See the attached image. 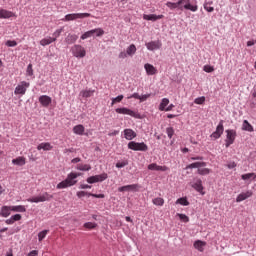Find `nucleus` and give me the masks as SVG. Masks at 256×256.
Returning a JSON list of instances; mask_svg holds the SVG:
<instances>
[{"instance_id":"nucleus-50","label":"nucleus","mask_w":256,"mask_h":256,"mask_svg":"<svg viewBox=\"0 0 256 256\" xmlns=\"http://www.w3.org/2000/svg\"><path fill=\"white\" fill-rule=\"evenodd\" d=\"M26 75L29 77H33V64H29L27 66Z\"/></svg>"},{"instance_id":"nucleus-46","label":"nucleus","mask_w":256,"mask_h":256,"mask_svg":"<svg viewBox=\"0 0 256 256\" xmlns=\"http://www.w3.org/2000/svg\"><path fill=\"white\" fill-rule=\"evenodd\" d=\"M177 216L179 217V219L181 221H183L184 223H189V216L185 215V214H177Z\"/></svg>"},{"instance_id":"nucleus-19","label":"nucleus","mask_w":256,"mask_h":256,"mask_svg":"<svg viewBox=\"0 0 256 256\" xmlns=\"http://www.w3.org/2000/svg\"><path fill=\"white\" fill-rule=\"evenodd\" d=\"M38 151H52L53 150V145L49 142H42L37 146Z\"/></svg>"},{"instance_id":"nucleus-10","label":"nucleus","mask_w":256,"mask_h":256,"mask_svg":"<svg viewBox=\"0 0 256 256\" xmlns=\"http://www.w3.org/2000/svg\"><path fill=\"white\" fill-rule=\"evenodd\" d=\"M108 175L107 173H102L100 175H95L87 178V183L93 184V183H101L107 179Z\"/></svg>"},{"instance_id":"nucleus-37","label":"nucleus","mask_w":256,"mask_h":256,"mask_svg":"<svg viewBox=\"0 0 256 256\" xmlns=\"http://www.w3.org/2000/svg\"><path fill=\"white\" fill-rule=\"evenodd\" d=\"M176 205H183L184 207H187L189 205V201L185 197H182L176 200Z\"/></svg>"},{"instance_id":"nucleus-48","label":"nucleus","mask_w":256,"mask_h":256,"mask_svg":"<svg viewBox=\"0 0 256 256\" xmlns=\"http://www.w3.org/2000/svg\"><path fill=\"white\" fill-rule=\"evenodd\" d=\"M127 165H129V162L127 160L116 163L117 169H123V167H127Z\"/></svg>"},{"instance_id":"nucleus-12","label":"nucleus","mask_w":256,"mask_h":256,"mask_svg":"<svg viewBox=\"0 0 256 256\" xmlns=\"http://www.w3.org/2000/svg\"><path fill=\"white\" fill-rule=\"evenodd\" d=\"M145 46L147 47L148 51H157V49H161V47H163V43H161V40H156L147 42Z\"/></svg>"},{"instance_id":"nucleus-8","label":"nucleus","mask_w":256,"mask_h":256,"mask_svg":"<svg viewBox=\"0 0 256 256\" xmlns=\"http://www.w3.org/2000/svg\"><path fill=\"white\" fill-rule=\"evenodd\" d=\"M30 85L31 84L29 82L22 81V82H20V84L18 86H16L14 93L16 95H25V93H27V89H29Z\"/></svg>"},{"instance_id":"nucleus-61","label":"nucleus","mask_w":256,"mask_h":256,"mask_svg":"<svg viewBox=\"0 0 256 256\" xmlns=\"http://www.w3.org/2000/svg\"><path fill=\"white\" fill-rule=\"evenodd\" d=\"M228 169H235V167H237V163L235 162H230L228 165H227Z\"/></svg>"},{"instance_id":"nucleus-59","label":"nucleus","mask_w":256,"mask_h":256,"mask_svg":"<svg viewBox=\"0 0 256 256\" xmlns=\"http://www.w3.org/2000/svg\"><path fill=\"white\" fill-rule=\"evenodd\" d=\"M151 97V94H144L140 96V101H147Z\"/></svg>"},{"instance_id":"nucleus-3","label":"nucleus","mask_w":256,"mask_h":256,"mask_svg":"<svg viewBox=\"0 0 256 256\" xmlns=\"http://www.w3.org/2000/svg\"><path fill=\"white\" fill-rule=\"evenodd\" d=\"M53 199V195L49 194L48 192H44L38 196H33L28 198V203H45V201H51Z\"/></svg>"},{"instance_id":"nucleus-28","label":"nucleus","mask_w":256,"mask_h":256,"mask_svg":"<svg viewBox=\"0 0 256 256\" xmlns=\"http://www.w3.org/2000/svg\"><path fill=\"white\" fill-rule=\"evenodd\" d=\"M11 206H2L0 215L1 217H9L11 215Z\"/></svg>"},{"instance_id":"nucleus-27","label":"nucleus","mask_w":256,"mask_h":256,"mask_svg":"<svg viewBox=\"0 0 256 256\" xmlns=\"http://www.w3.org/2000/svg\"><path fill=\"white\" fill-rule=\"evenodd\" d=\"M13 165H18L19 167H23L26 163V159L23 156H19L16 159L12 160Z\"/></svg>"},{"instance_id":"nucleus-9","label":"nucleus","mask_w":256,"mask_h":256,"mask_svg":"<svg viewBox=\"0 0 256 256\" xmlns=\"http://www.w3.org/2000/svg\"><path fill=\"white\" fill-rule=\"evenodd\" d=\"M225 131V128L223 126V120H221L218 124V126L216 127V131L213 132L210 137L211 139L217 140L220 139V137L223 135V132Z\"/></svg>"},{"instance_id":"nucleus-23","label":"nucleus","mask_w":256,"mask_h":256,"mask_svg":"<svg viewBox=\"0 0 256 256\" xmlns=\"http://www.w3.org/2000/svg\"><path fill=\"white\" fill-rule=\"evenodd\" d=\"M55 41H57V38L47 36L46 38L40 40V45H42V47H47V45H51V43H55Z\"/></svg>"},{"instance_id":"nucleus-55","label":"nucleus","mask_w":256,"mask_h":256,"mask_svg":"<svg viewBox=\"0 0 256 256\" xmlns=\"http://www.w3.org/2000/svg\"><path fill=\"white\" fill-rule=\"evenodd\" d=\"M119 59H127L129 57V54L125 51H122L118 55Z\"/></svg>"},{"instance_id":"nucleus-2","label":"nucleus","mask_w":256,"mask_h":256,"mask_svg":"<svg viewBox=\"0 0 256 256\" xmlns=\"http://www.w3.org/2000/svg\"><path fill=\"white\" fill-rule=\"evenodd\" d=\"M178 9L180 11L185 9L186 11H192V13H195L199 11V6H197V4H192L191 0H178Z\"/></svg>"},{"instance_id":"nucleus-32","label":"nucleus","mask_w":256,"mask_h":256,"mask_svg":"<svg viewBox=\"0 0 256 256\" xmlns=\"http://www.w3.org/2000/svg\"><path fill=\"white\" fill-rule=\"evenodd\" d=\"M167 105H169V99L163 98L159 105V111H166Z\"/></svg>"},{"instance_id":"nucleus-5","label":"nucleus","mask_w":256,"mask_h":256,"mask_svg":"<svg viewBox=\"0 0 256 256\" xmlns=\"http://www.w3.org/2000/svg\"><path fill=\"white\" fill-rule=\"evenodd\" d=\"M71 51H72V55L77 59H83V57L87 55V51L85 50V48L79 44L74 45L71 48Z\"/></svg>"},{"instance_id":"nucleus-30","label":"nucleus","mask_w":256,"mask_h":256,"mask_svg":"<svg viewBox=\"0 0 256 256\" xmlns=\"http://www.w3.org/2000/svg\"><path fill=\"white\" fill-rule=\"evenodd\" d=\"M10 207H11V211H13L14 213H25V211H27V208H25V206L23 205L10 206Z\"/></svg>"},{"instance_id":"nucleus-21","label":"nucleus","mask_w":256,"mask_h":256,"mask_svg":"<svg viewBox=\"0 0 256 256\" xmlns=\"http://www.w3.org/2000/svg\"><path fill=\"white\" fill-rule=\"evenodd\" d=\"M144 69L147 73V75H157V68L153 66V64L146 63L144 65Z\"/></svg>"},{"instance_id":"nucleus-62","label":"nucleus","mask_w":256,"mask_h":256,"mask_svg":"<svg viewBox=\"0 0 256 256\" xmlns=\"http://www.w3.org/2000/svg\"><path fill=\"white\" fill-rule=\"evenodd\" d=\"M5 223H6V225H13V223H15V222H14L13 218L10 217L9 219H7V220L5 221Z\"/></svg>"},{"instance_id":"nucleus-58","label":"nucleus","mask_w":256,"mask_h":256,"mask_svg":"<svg viewBox=\"0 0 256 256\" xmlns=\"http://www.w3.org/2000/svg\"><path fill=\"white\" fill-rule=\"evenodd\" d=\"M61 33H63V29H58L56 30L53 35H54V39H57V37L61 36Z\"/></svg>"},{"instance_id":"nucleus-26","label":"nucleus","mask_w":256,"mask_h":256,"mask_svg":"<svg viewBox=\"0 0 256 256\" xmlns=\"http://www.w3.org/2000/svg\"><path fill=\"white\" fill-rule=\"evenodd\" d=\"M207 163L205 162H194L188 166H186V169H201V167H206Z\"/></svg>"},{"instance_id":"nucleus-54","label":"nucleus","mask_w":256,"mask_h":256,"mask_svg":"<svg viewBox=\"0 0 256 256\" xmlns=\"http://www.w3.org/2000/svg\"><path fill=\"white\" fill-rule=\"evenodd\" d=\"M88 195H89V197H95L96 199H105V194H92V193H89Z\"/></svg>"},{"instance_id":"nucleus-36","label":"nucleus","mask_w":256,"mask_h":256,"mask_svg":"<svg viewBox=\"0 0 256 256\" xmlns=\"http://www.w3.org/2000/svg\"><path fill=\"white\" fill-rule=\"evenodd\" d=\"M76 169H78V171H91V165H89V164H78Z\"/></svg>"},{"instance_id":"nucleus-17","label":"nucleus","mask_w":256,"mask_h":256,"mask_svg":"<svg viewBox=\"0 0 256 256\" xmlns=\"http://www.w3.org/2000/svg\"><path fill=\"white\" fill-rule=\"evenodd\" d=\"M38 100L42 107H49V104L53 101V99L47 95L40 96Z\"/></svg>"},{"instance_id":"nucleus-42","label":"nucleus","mask_w":256,"mask_h":256,"mask_svg":"<svg viewBox=\"0 0 256 256\" xmlns=\"http://www.w3.org/2000/svg\"><path fill=\"white\" fill-rule=\"evenodd\" d=\"M89 37H93V30H89L81 35L82 41H85V39H89Z\"/></svg>"},{"instance_id":"nucleus-29","label":"nucleus","mask_w":256,"mask_h":256,"mask_svg":"<svg viewBox=\"0 0 256 256\" xmlns=\"http://www.w3.org/2000/svg\"><path fill=\"white\" fill-rule=\"evenodd\" d=\"M126 53L128 54V57H133V55L137 53V46H135V44H131L126 48Z\"/></svg>"},{"instance_id":"nucleus-63","label":"nucleus","mask_w":256,"mask_h":256,"mask_svg":"<svg viewBox=\"0 0 256 256\" xmlns=\"http://www.w3.org/2000/svg\"><path fill=\"white\" fill-rule=\"evenodd\" d=\"M80 189H91V185L89 184H81Z\"/></svg>"},{"instance_id":"nucleus-35","label":"nucleus","mask_w":256,"mask_h":256,"mask_svg":"<svg viewBox=\"0 0 256 256\" xmlns=\"http://www.w3.org/2000/svg\"><path fill=\"white\" fill-rule=\"evenodd\" d=\"M242 129H243L244 131L253 132V126H252V125L249 123V121H247V120H244V121H243Z\"/></svg>"},{"instance_id":"nucleus-7","label":"nucleus","mask_w":256,"mask_h":256,"mask_svg":"<svg viewBox=\"0 0 256 256\" xmlns=\"http://www.w3.org/2000/svg\"><path fill=\"white\" fill-rule=\"evenodd\" d=\"M237 137V132L235 130H226V140L225 147H231L233 143H235V139Z\"/></svg>"},{"instance_id":"nucleus-18","label":"nucleus","mask_w":256,"mask_h":256,"mask_svg":"<svg viewBox=\"0 0 256 256\" xmlns=\"http://www.w3.org/2000/svg\"><path fill=\"white\" fill-rule=\"evenodd\" d=\"M205 247H207V242L196 240L194 242V248L197 249L200 253H203L205 251Z\"/></svg>"},{"instance_id":"nucleus-39","label":"nucleus","mask_w":256,"mask_h":256,"mask_svg":"<svg viewBox=\"0 0 256 256\" xmlns=\"http://www.w3.org/2000/svg\"><path fill=\"white\" fill-rule=\"evenodd\" d=\"M92 34L96 35V37H102V35H105V31L102 28H96L92 29Z\"/></svg>"},{"instance_id":"nucleus-41","label":"nucleus","mask_w":256,"mask_h":256,"mask_svg":"<svg viewBox=\"0 0 256 256\" xmlns=\"http://www.w3.org/2000/svg\"><path fill=\"white\" fill-rule=\"evenodd\" d=\"M126 191H139L138 184L126 185Z\"/></svg>"},{"instance_id":"nucleus-43","label":"nucleus","mask_w":256,"mask_h":256,"mask_svg":"<svg viewBox=\"0 0 256 256\" xmlns=\"http://www.w3.org/2000/svg\"><path fill=\"white\" fill-rule=\"evenodd\" d=\"M198 173L199 175H209V173H211V170L209 168H199Z\"/></svg>"},{"instance_id":"nucleus-64","label":"nucleus","mask_w":256,"mask_h":256,"mask_svg":"<svg viewBox=\"0 0 256 256\" xmlns=\"http://www.w3.org/2000/svg\"><path fill=\"white\" fill-rule=\"evenodd\" d=\"M37 255H39V252H38L37 250H33V251H31V252L28 254V256H37Z\"/></svg>"},{"instance_id":"nucleus-56","label":"nucleus","mask_w":256,"mask_h":256,"mask_svg":"<svg viewBox=\"0 0 256 256\" xmlns=\"http://www.w3.org/2000/svg\"><path fill=\"white\" fill-rule=\"evenodd\" d=\"M89 197V193L88 192H85V191H79L77 192V197H79V199H81V197H85L87 196Z\"/></svg>"},{"instance_id":"nucleus-11","label":"nucleus","mask_w":256,"mask_h":256,"mask_svg":"<svg viewBox=\"0 0 256 256\" xmlns=\"http://www.w3.org/2000/svg\"><path fill=\"white\" fill-rule=\"evenodd\" d=\"M116 113H118L119 115H129L130 117H135L136 119L139 117V114L129 108H117Z\"/></svg>"},{"instance_id":"nucleus-51","label":"nucleus","mask_w":256,"mask_h":256,"mask_svg":"<svg viewBox=\"0 0 256 256\" xmlns=\"http://www.w3.org/2000/svg\"><path fill=\"white\" fill-rule=\"evenodd\" d=\"M203 71H205V73H213V71H215V68H213V66L211 65H205Z\"/></svg>"},{"instance_id":"nucleus-57","label":"nucleus","mask_w":256,"mask_h":256,"mask_svg":"<svg viewBox=\"0 0 256 256\" xmlns=\"http://www.w3.org/2000/svg\"><path fill=\"white\" fill-rule=\"evenodd\" d=\"M11 218H12V220H14V223H15V221H21L22 216H21V214H15V215L11 216Z\"/></svg>"},{"instance_id":"nucleus-49","label":"nucleus","mask_w":256,"mask_h":256,"mask_svg":"<svg viewBox=\"0 0 256 256\" xmlns=\"http://www.w3.org/2000/svg\"><path fill=\"white\" fill-rule=\"evenodd\" d=\"M123 97H124L123 95H119L116 98H113L111 105L113 106L115 105V103H121V101H123Z\"/></svg>"},{"instance_id":"nucleus-53","label":"nucleus","mask_w":256,"mask_h":256,"mask_svg":"<svg viewBox=\"0 0 256 256\" xmlns=\"http://www.w3.org/2000/svg\"><path fill=\"white\" fill-rule=\"evenodd\" d=\"M204 9L208 13H213L215 11V8L213 6H210V5H207V4H204Z\"/></svg>"},{"instance_id":"nucleus-34","label":"nucleus","mask_w":256,"mask_h":256,"mask_svg":"<svg viewBox=\"0 0 256 256\" xmlns=\"http://www.w3.org/2000/svg\"><path fill=\"white\" fill-rule=\"evenodd\" d=\"M153 205H156L158 207H163V205H165V200L161 197L158 198H154L152 200Z\"/></svg>"},{"instance_id":"nucleus-24","label":"nucleus","mask_w":256,"mask_h":256,"mask_svg":"<svg viewBox=\"0 0 256 256\" xmlns=\"http://www.w3.org/2000/svg\"><path fill=\"white\" fill-rule=\"evenodd\" d=\"M73 133L75 135H84L85 133V126H83L82 124H78L76 126L73 127Z\"/></svg>"},{"instance_id":"nucleus-38","label":"nucleus","mask_w":256,"mask_h":256,"mask_svg":"<svg viewBox=\"0 0 256 256\" xmlns=\"http://www.w3.org/2000/svg\"><path fill=\"white\" fill-rule=\"evenodd\" d=\"M166 7L170 9L171 11H174V9H179V3L178 2H167Z\"/></svg>"},{"instance_id":"nucleus-14","label":"nucleus","mask_w":256,"mask_h":256,"mask_svg":"<svg viewBox=\"0 0 256 256\" xmlns=\"http://www.w3.org/2000/svg\"><path fill=\"white\" fill-rule=\"evenodd\" d=\"M123 133H124V139H126L127 141H133V139L137 137V133L133 131V129H129V128L124 129Z\"/></svg>"},{"instance_id":"nucleus-52","label":"nucleus","mask_w":256,"mask_h":256,"mask_svg":"<svg viewBox=\"0 0 256 256\" xmlns=\"http://www.w3.org/2000/svg\"><path fill=\"white\" fill-rule=\"evenodd\" d=\"M6 46L7 47H17V41H15V40H8V41H6Z\"/></svg>"},{"instance_id":"nucleus-31","label":"nucleus","mask_w":256,"mask_h":256,"mask_svg":"<svg viewBox=\"0 0 256 256\" xmlns=\"http://www.w3.org/2000/svg\"><path fill=\"white\" fill-rule=\"evenodd\" d=\"M241 179H243V181H251V179L255 180L256 174L255 173L242 174Z\"/></svg>"},{"instance_id":"nucleus-6","label":"nucleus","mask_w":256,"mask_h":256,"mask_svg":"<svg viewBox=\"0 0 256 256\" xmlns=\"http://www.w3.org/2000/svg\"><path fill=\"white\" fill-rule=\"evenodd\" d=\"M91 17V13H72L67 14L62 21H77V19H85Z\"/></svg>"},{"instance_id":"nucleus-33","label":"nucleus","mask_w":256,"mask_h":256,"mask_svg":"<svg viewBox=\"0 0 256 256\" xmlns=\"http://www.w3.org/2000/svg\"><path fill=\"white\" fill-rule=\"evenodd\" d=\"M93 93H95V90H82L80 92V95L87 99L89 97H93Z\"/></svg>"},{"instance_id":"nucleus-60","label":"nucleus","mask_w":256,"mask_h":256,"mask_svg":"<svg viewBox=\"0 0 256 256\" xmlns=\"http://www.w3.org/2000/svg\"><path fill=\"white\" fill-rule=\"evenodd\" d=\"M128 99H141V95H139V93H134L132 94L130 97H128Z\"/></svg>"},{"instance_id":"nucleus-1","label":"nucleus","mask_w":256,"mask_h":256,"mask_svg":"<svg viewBox=\"0 0 256 256\" xmlns=\"http://www.w3.org/2000/svg\"><path fill=\"white\" fill-rule=\"evenodd\" d=\"M81 173L71 172L67 175L66 179L58 183L56 189H67L77 185V177H80Z\"/></svg>"},{"instance_id":"nucleus-13","label":"nucleus","mask_w":256,"mask_h":256,"mask_svg":"<svg viewBox=\"0 0 256 256\" xmlns=\"http://www.w3.org/2000/svg\"><path fill=\"white\" fill-rule=\"evenodd\" d=\"M249 197H253V191L248 190L246 192H242L237 196L236 203H241V201H245L246 199H249Z\"/></svg>"},{"instance_id":"nucleus-20","label":"nucleus","mask_w":256,"mask_h":256,"mask_svg":"<svg viewBox=\"0 0 256 256\" xmlns=\"http://www.w3.org/2000/svg\"><path fill=\"white\" fill-rule=\"evenodd\" d=\"M148 169L150 171H168L169 170L167 166H160V165H157V163H152L148 165Z\"/></svg>"},{"instance_id":"nucleus-4","label":"nucleus","mask_w":256,"mask_h":256,"mask_svg":"<svg viewBox=\"0 0 256 256\" xmlns=\"http://www.w3.org/2000/svg\"><path fill=\"white\" fill-rule=\"evenodd\" d=\"M128 149H131V151H148L149 146L145 144V142H135L131 141L128 143Z\"/></svg>"},{"instance_id":"nucleus-25","label":"nucleus","mask_w":256,"mask_h":256,"mask_svg":"<svg viewBox=\"0 0 256 256\" xmlns=\"http://www.w3.org/2000/svg\"><path fill=\"white\" fill-rule=\"evenodd\" d=\"M78 39L79 36H77V34H68L65 41L68 45H73V43H76Z\"/></svg>"},{"instance_id":"nucleus-45","label":"nucleus","mask_w":256,"mask_h":256,"mask_svg":"<svg viewBox=\"0 0 256 256\" xmlns=\"http://www.w3.org/2000/svg\"><path fill=\"white\" fill-rule=\"evenodd\" d=\"M196 105H203L205 103V96L198 97L194 100Z\"/></svg>"},{"instance_id":"nucleus-22","label":"nucleus","mask_w":256,"mask_h":256,"mask_svg":"<svg viewBox=\"0 0 256 256\" xmlns=\"http://www.w3.org/2000/svg\"><path fill=\"white\" fill-rule=\"evenodd\" d=\"M11 17H15V13L6 9H0V19H11Z\"/></svg>"},{"instance_id":"nucleus-40","label":"nucleus","mask_w":256,"mask_h":256,"mask_svg":"<svg viewBox=\"0 0 256 256\" xmlns=\"http://www.w3.org/2000/svg\"><path fill=\"white\" fill-rule=\"evenodd\" d=\"M49 233V230H43L41 232L38 233V241L41 243V241H43V239H45L47 237Z\"/></svg>"},{"instance_id":"nucleus-16","label":"nucleus","mask_w":256,"mask_h":256,"mask_svg":"<svg viewBox=\"0 0 256 256\" xmlns=\"http://www.w3.org/2000/svg\"><path fill=\"white\" fill-rule=\"evenodd\" d=\"M165 17L163 14L157 15V14H144L143 19L145 21H159V19H163Z\"/></svg>"},{"instance_id":"nucleus-44","label":"nucleus","mask_w":256,"mask_h":256,"mask_svg":"<svg viewBox=\"0 0 256 256\" xmlns=\"http://www.w3.org/2000/svg\"><path fill=\"white\" fill-rule=\"evenodd\" d=\"M85 229H95L97 227V223L95 222H86L84 224Z\"/></svg>"},{"instance_id":"nucleus-47","label":"nucleus","mask_w":256,"mask_h":256,"mask_svg":"<svg viewBox=\"0 0 256 256\" xmlns=\"http://www.w3.org/2000/svg\"><path fill=\"white\" fill-rule=\"evenodd\" d=\"M166 133H167L169 139H172L173 135H175V130L173 129V127H169L166 129Z\"/></svg>"},{"instance_id":"nucleus-15","label":"nucleus","mask_w":256,"mask_h":256,"mask_svg":"<svg viewBox=\"0 0 256 256\" xmlns=\"http://www.w3.org/2000/svg\"><path fill=\"white\" fill-rule=\"evenodd\" d=\"M192 187L201 195H205V192H203V182L201 181V179H196L195 182L192 184Z\"/></svg>"}]
</instances>
